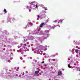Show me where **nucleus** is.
Returning <instances> with one entry per match:
<instances>
[{"label": "nucleus", "mask_w": 80, "mask_h": 80, "mask_svg": "<svg viewBox=\"0 0 80 80\" xmlns=\"http://www.w3.org/2000/svg\"><path fill=\"white\" fill-rule=\"evenodd\" d=\"M39 73V71H36L35 72V74H38V73Z\"/></svg>", "instance_id": "obj_4"}, {"label": "nucleus", "mask_w": 80, "mask_h": 80, "mask_svg": "<svg viewBox=\"0 0 80 80\" xmlns=\"http://www.w3.org/2000/svg\"><path fill=\"white\" fill-rule=\"evenodd\" d=\"M55 56H56V55H55Z\"/></svg>", "instance_id": "obj_15"}, {"label": "nucleus", "mask_w": 80, "mask_h": 80, "mask_svg": "<svg viewBox=\"0 0 80 80\" xmlns=\"http://www.w3.org/2000/svg\"><path fill=\"white\" fill-rule=\"evenodd\" d=\"M56 55H58V53H56Z\"/></svg>", "instance_id": "obj_11"}, {"label": "nucleus", "mask_w": 80, "mask_h": 80, "mask_svg": "<svg viewBox=\"0 0 80 80\" xmlns=\"http://www.w3.org/2000/svg\"><path fill=\"white\" fill-rule=\"evenodd\" d=\"M76 48H78V46H76Z\"/></svg>", "instance_id": "obj_10"}, {"label": "nucleus", "mask_w": 80, "mask_h": 80, "mask_svg": "<svg viewBox=\"0 0 80 80\" xmlns=\"http://www.w3.org/2000/svg\"><path fill=\"white\" fill-rule=\"evenodd\" d=\"M34 2H32L31 3V4H33V3Z\"/></svg>", "instance_id": "obj_8"}, {"label": "nucleus", "mask_w": 80, "mask_h": 80, "mask_svg": "<svg viewBox=\"0 0 80 80\" xmlns=\"http://www.w3.org/2000/svg\"><path fill=\"white\" fill-rule=\"evenodd\" d=\"M78 51H79L77 49H76L75 50V52L76 53H78L79 52Z\"/></svg>", "instance_id": "obj_3"}, {"label": "nucleus", "mask_w": 80, "mask_h": 80, "mask_svg": "<svg viewBox=\"0 0 80 80\" xmlns=\"http://www.w3.org/2000/svg\"><path fill=\"white\" fill-rule=\"evenodd\" d=\"M68 68H71V67L70 66V64L68 65Z\"/></svg>", "instance_id": "obj_5"}, {"label": "nucleus", "mask_w": 80, "mask_h": 80, "mask_svg": "<svg viewBox=\"0 0 80 80\" xmlns=\"http://www.w3.org/2000/svg\"><path fill=\"white\" fill-rule=\"evenodd\" d=\"M44 63V61H42V62L41 63Z\"/></svg>", "instance_id": "obj_12"}, {"label": "nucleus", "mask_w": 80, "mask_h": 80, "mask_svg": "<svg viewBox=\"0 0 80 80\" xmlns=\"http://www.w3.org/2000/svg\"><path fill=\"white\" fill-rule=\"evenodd\" d=\"M45 10H47V9L45 8Z\"/></svg>", "instance_id": "obj_14"}, {"label": "nucleus", "mask_w": 80, "mask_h": 80, "mask_svg": "<svg viewBox=\"0 0 80 80\" xmlns=\"http://www.w3.org/2000/svg\"><path fill=\"white\" fill-rule=\"evenodd\" d=\"M4 10L5 13H7V10H6V9H4Z\"/></svg>", "instance_id": "obj_6"}, {"label": "nucleus", "mask_w": 80, "mask_h": 80, "mask_svg": "<svg viewBox=\"0 0 80 80\" xmlns=\"http://www.w3.org/2000/svg\"><path fill=\"white\" fill-rule=\"evenodd\" d=\"M58 75H62V72L60 71H59L58 72Z\"/></svg>", "instance_id": "obj_2"}, {"label": "nucleus", "mask_w": 80, "mask_h": 80, "mask_svg": "<svg viewBox=\"0 0 80 80\" xmlns=\"http://www.w3.org/2000/svg\"><path fill=\"white\" fill-rule=\"evenodd\" d=\"M44 25H45V23H41L40 25V27H43Z\"/></svg>", "instance_id": "obj_1"}, {"label": "nucleus", "mask_w": 80, "mask_h": 80, "mask_svg": "<svg viewBox=\"0 0 80 80\" xmlns=\"http://www.w3.org/2000/svg\"><path fill=\"white\" fill-rule=\"evenodd\" d=\"M38 18H40V16H39V15H38Z\"/></svg>", "instance_id": "obj_13"}, {"label": "nucleus", "mask_w": 80, "mask_h": 80, "mask_svg": "<svg viewBox=\"0 0 80 80\" xmlns=\"http://www.w3.org/2000/svg\"><path fill=\"white\" fill-rule=\"evenodd\" d=\"M35 6H36V8L38 7V6L37 5V4H36V5H35Z\"/></svg>", "instance_id": "obj_7"}, {"label": "nucleus", "mask_w": 80, "mask_h": 80, "mask_svg": "<svg viewBox=\"0 0 80 80\" xmlns=\"http://www.w3.org/2000/svg\"><path fill=\"white\" fill-rule=\"evenodd\" d=\"M30 25V23H28V24L27 25L28 26V25Z\"/></svg>", "instance_id": "obj_9"}]
</instances>
